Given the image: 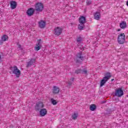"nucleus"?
I'll return each instance as SVG.
<instances>
[{
  "label": "nucleus",
  "instance_id": "1",
  "mask_svg": "<svg viewBox=\"0 0 128 128\" xmlns=\"http://www.w3.org/2000/svg\"><path fill=\"white\" fill-rule=\"evenodd\" d=\"M112 78V74L108 72L104 74V78L100 82V88L106 84V82Z\"/></svg>",
  "mask_w": 128,
  "mask_h": 128
},
{
  "label": "nucleus",
  "instance_id": "2",
  "mask_svg": "<svg viewBox=\"0 0 128 128\" xmlns=\"http://www.w3.org/2000/svg\"><path fill=\"white\" fill-rule=\"evenodd\" d=\"M79 22L80 24L78 26V28L80 30H82L84 28V24L86 22V17L82 16L79 18Z\"/></svg>",
  "mask_w": 128,
  "mask_h": 128
},
{
  "label": "nucleus",
  "instance_id": "3",
  "mask_svg": "<svg viewBox=\"0 0 128 128\" xmlns=\"http://www.w3.org/2000/svg\"><path fill=\"white\" fill-rule=\"evenodd\" d=\"M118 44H124L126 42V35L124 33H121L118 37Z\"/></svg>",
  "mask_w": 128,
  "mask_h": 128
},
{
  "label": "nucleus",
  "instance_id": "4",
  "mask_svg": "<svg viewBox=\"0 0 128 128\" xmlns=\"http://www.w3.org/2000/svg\"><path fill=\"white\" fill-rule=\"evenodd\" d=\"M34 8L36 12H42V10H44V4H42V3L38 2L34 5Z\"/></svg>",
  "mask_w": 128,
  "mask_h": 128
},
{
  "label": "nucleus",
  "instance_id": "5",
  "mask_svg": "<svg viewBox=\"0 0 128 128\" xmlns=\"http://www.w3.org/2000/svg\"><path fill=\"white\" fill-rule=\"evenodd\" d=\"M76 62L78 64H80V62H84V56L82 53L80 52L76 54Z\"/></svg>",
  "mask_w": 128,
  "mask_h": 128
},
{
  "label": "nucleus",
  "instance_id": "6",
  "mask_svg": "<svg viewBox=\"0 0 128 128\" xmlns=\"http://www.w3.org/2000/svg\"><path fill=\"white\" fill-rule=\"evenodd\" d=\"M44 107V103L41 102H38L36 104V105L34 106L35 110L36 112L40 111V110H41L42 108Z\"/></svg>",
  "mask_w": 128,
  "mask_h": 128
},
{
  "label": "nucleus",
  "instance_id": "7",
  "mask_svg": "<svg viewBox=\"0 0 128 128\" xmlns=\"http://www.w3.org/2000/svg\"><path fill=\"white\" fill-rule=\"evenodd\" d=\"M12 74H16V78H20V70L16 66H14L12 70Z\"/></svg>",
  "mask_w": 128,
  "mask_h": 128
},
{
  "label": "nucleus",
  "instance_id": "8",
  "mask_svg": "<svg viewBox=\"0 0 128 128\" xmlns=\"http://www.w3.org/2000/svg\"><path fill=\"white\" fill-rule=\"evenodd\" d=\"M62 32V28L60 27L55 28L54 29V34L56 36H60Z\"/></svg>",
  "mask_w": 128,
  "mask_h": 128
},
{
  "label": "nucleus",
  "instance_id": "9",
  "mask_svg": "<svg viewBox=\"0 0 128 128\" xmlns=\"http://www.w3.org/2000/svg\"><path fill=\"white\" fill-rule=\"evenodd\" d=\"M115 96H118V98H120V96H124V91L122 88H118L116 91Z\"/></svg>",
  "mask_w": 128,
  "mask_h": 128
},
{
  "label": "nucleus",
  "instance_id": "10",
  "mask_svg": "<svg viewBox=\"0 0 128 128\" xmlns=\"http://www.w3.org/2000/svg\"><path fill=\"white\" fill-rule=\"evenodd\" d=\"M42 40L40 39L38 40L37 44L36 45L34 50H40L42 48Z\"/></svg>",
  "mask_w": 128,
  "mask_h": 128
},
{
  "label": "nucleus",
  "instance_id": "11",
  "mask_svg": "<svg viewBox=\"0 0 128 128\" xmlns=\"http://www.w3.org/2000/svg\"><path fill=\"white\" fill-rule=\"evenodd\" d=\"M28 16H32L34 14V8H30L26 12Z\"/></svg>",
  "mask_w": 128,
  "mask_h": 128
},
{
  "label": "nucleus",
  "instance_id": "12",
  "mask_svg": "<svg viewBox=\"0 0 128 128\" xmlns=\"http://www.w3.org/2000/svg\"><path fill=\"white\" fill-rule=\"evenodd\" d=\"M38 24L39 28H46V21L44 20H41L38 22Z\"/></svg>",
  "mask_w": 128,
  "mask_h": 128
},
{
  "label": "nucleus",
  "instance_id": "13",
  "mask_svg": "<svg viewBox=\"0 0 128 128\" xmlns=\"http://www.w3.org/2000/svg\"><path fill=\"white\" fill-rule=\"evenodd\" d=\"M8 40V36L7 35H3L2 36V40H0V44H2L4 42H6Z\"/></svg>",
  "mask_w": 128,
  "mask_h": 128
},
{
  "label": "nucleus",
  "instance_id": "14",
  "mask_svg": "<svg viewBox=\"0 0 128 128\" xmlns=\"http://www.w3.org/2000/svg\"><path fill=\"white\" fill-rule=\"evenodd\" d=\"M36 62V59L32 58L29 62L27 63V65L26 66V68H30Z\"/></svg>",
  "mask_w": 128,
  "mask_h": 128
},
{
  "label": "nucleus",
  "instance_id": "15",
  "mask_svg": "<svg viewBox=\"0 0 128 128\" xmlns=\"http://www.w3.org/2000/svg\"><path fill=\"white\" fill-rule=\"evenodd\" d=\"M47 113L48 111H46V108H42L40 111V116H44Z\"/></svg>",
  "mask_w": 128,
  "mask_h": 128
},
{
  "label": "nucleus",
  "instance_id": "16",
  "mask_svg": "<svg viewBox=\"0 0 128 128\" xmlns=\"http://www.w3.org/2000/svg\"><path fill=\"white\" fill-rule=\"evenodd\" d=\"M10 8L12 10H14L18 6V4L14 0H12L10 2Z\"/></svg>",
  "mask_w": 128,
  "mask_h": 128
},
{
  "label": "nucleus",
  "instance_id": "17",
  "mask_svg": "<svg viewBox=\"0 0 128 128\" xmlns=\"http://www.w3.org/2000/svg\"><path fill=\"white\" fill-rule=\"evenodd\" d=\"M94 18L96 20H100V12H96V13H94Z\"/></svg>",
  "mask_w": 128,
  "mask_h": 128
},
{
  "label": "nucleus",
  "instance_id": "18",
  "mask_svg": "<svg viewBox=\"0 0 128 128\" xmlns=\"http://www.w3.org/2000/svg\"><path fill=\"white\" fill-rule=\"evenodd\" d=\"M52 92L54 94H58V92H60V88L56 86H53Z\"/></svg>",
  "mask_w": 128,
  "mask_h": 128
},
{
  "label": "nucleus",
  "instance_id": "19",
  "mask_svg": "<svg viewBox=\"0 0 128 128\" xmlns=\"http://www.w3.org/2000/svg\"><path fill=\"white\" fill-rule=\"evenodd\" d=\"M127 26L128 25L126 24V22L124 21L122 22H120V28H122L123 30H124Z\"/></svg>",
  "mask_w": 128,
  "mask_h": 128
},
{
  "label": "nucleus",
  "instance_id": "20",
  "mask_svg": "<svg viewBox=\"0 0 128 128\" xmlns=\"http://www.w3.org/2000/svg\"><path fill=\"white\" fill-rule=\"evenodd\" d=\"M90 108L92 112H94L95 110H96V106L94 104H92L90 106Z\"/></svg>",
  "mask_w": 128,
  "mask_h": 128
},
{
  "label": "nucleus",
  "instance_id": "21",
  "mask_svg": "<svg viewBox=\"0 0 128 128\" xmlns=\"http://www.w3.org/2000/svg\"><path fill=\"white\" fill-rule=\"evenodd\" d=\"M78 118V113L74 112L72 115V120H76Z\"/></svg>",
  "mask_w": 128,
  "mask_h": 128
},
{
  "label": "nucleus",
  "instance_id": "22",
  "mask_svg": "<svg viewBox=\"0 0 128 128\" xmlns=\"http://www.w3.org/2000/svg\"><path fill=\"white\" fill-rule=\"evenodd\" d=\"M50 102H52V104H54V106L58 104V102H56V100H55L54 98H52L50 100Z\"/></svg>",
  "mask_w": 128,
  "mask_h": 128
},
{
  "label": "nucleus",
  "instance_id": "23",
  "mask_svg": "<svg viewBox=\"0 0 128 128\" xmlns=\"http://www.w3.org/2000/svg\"><path fill=\"white\" fill-rule=\"evenodd\" d=\"M75 74H82V69H78L75 70Z\"/></svg>",
  "mask_w": 128,
  "mask_h": 128
},
{
  "label": "nucleus",
  "instance_id": "24",
  "mask_svg": "<svg viewBox=\"0 0 128 128\" xmlns=\"http://www.w3.org/2000/svg\"><path fill=\"white\" fill-rule=\"evenodd\" d=\"M81 74H88V70H82Z\"/></svg>",
  "mask_w": 128,
  "mask_h": 128
},
{
  "label": "nucleus",
  "instance_id": "25",
  "mask_svg": "<svg viewBox=\"0 0 128 128\" xmlns=\"http://www.w3.org/2000/svg\"><path fill=\"white\" fill-rule=\"evenodd\" d=\"M67 88H70V86H72V82H70V81H68L67 82Z\"/></svg>",
  "mask_w": 128,
  "mask_h": 128
},
{
  "label": "nucleus",
  "instance_id": "26",
  "mask_svg": "<svg viewBox=\"0 0 128 128\" xmlns=\"http://www.w3.org/2000/svg\"><path fill=\"white\" fill-rule=\"evenodd\" d=\"M77 42H82V37L80 36L76 38Z\"/></svg>",
  "mask_w": 128,
  "mask_h": 128
},
{
  "label": "nucleus",
  "instance_id": "27",
  "mask_svg": "<svg viewBox=\"0 0 128 128\" xmlns=\"http://www.w3.org/2000/svg\"><path fill=\"white\" fill-rule=\"evenodd\" d=\"M17 45L18 46V48L22 50L23 48H22V45L20 44H18V42L17 44Z\"/></svg>",
  "mask_w": 128,
  "mask_h": 128
},
{
  "label": "nucleus",
  "instance_id": "28",
  "mask_svg": "<svg viewBox=\"0 0 128 128\" xmlns=\"http://www.w3.org/2000/svg\"><path fill=\"white\" fill-rule=\"evenodd\" d=\"M86 4H87L90 5V4H92V2L90 1V0H88L86 1Z\"/></svg>",
  "mask_w": 128,
  "mask_h": 128
},
{
  "label": "nucleus",
  "instance_id": "29",
  "mask_svg": "<svg viewBox=\"0 0 128 128\" xmlns=\"http://www.w3.org/2000/svg\"><path fill=\"white\" fill-rule=\"evenodd\" d=\"M70 80H72V82H74V78H71Z\"/></svg>",
  "mask_w": 128,
  "mask_h": 128
},
{
  "label": "nucleus",
  "instance_id": "30",
  "mask_svg": "<svg viewBox=\"0 0 128 128\" xmlns=\"http://www.w3.org/2000/svg\"><path fill=\"white\" fill-rule=\"evenodd\" d=\"M104 102H104V101L102 102V104H104Z\"/></svg>",
  "mask_w": 128,
  "mask_h": 128
},
{
  "label": "nucleus",
  "instance_id": "31",
  "mask_svg": "<svg viewBox=\"0 0 128 128\" xmlns=\"http://www.w3.org/2000/svg\"><path fill=\"white\" fill-rule=\"evenodd\" d=\"M117 30L118 32H120V29H118Z\"/></svg>",
  "mask_w": 128,
  "mask_h": 128
},
{
  "label": "nucleus",
  "instance_id": "32",
  "mask_svg": "<svg viewBox=\"0 0 128 128\" xmlns=\"http://www.w3.org/2000/svg\"><path fill=\"white\" fill-rule=\"evenodd\" d=\"M0 60H2V56H0Z\"/></svg>",
  "mask_w": 128,
  "mask_h": 128
},
{
  "label": "nucleus",
  "instance_id": "33",
  "mask_svg": "<svg viewBox=\"0 0 128 128\" xmlns=\"http://www.w3.org/2000/svg\"><path fill=\"white\" fill-rule=\"evenodd\" d=\"M12 67H11V68H10V70H12Z\"/></svg>",
  "mask_w": 128,
  "mask_h": 128
},
{
  "label": "nucleus",
  "instance_id": "34",
  "mask_svg": "<svg viewBox=\"0 0 128 128\" xmlns=\"http://www.w3.org/2000/svg\"><path fill=\"white\" fill-rule=\"evenodd\" d=\"M10 127H11V128H12V125H11V126H10Z\"/></svg>",
  "mask_w": 128,
  "mask_h": 128
},
{
  "label": "nucleus",
  "instance_id": "35",
  "mask_svg": "<svg viewBox=\"0 0 128 128\" xmlns=\"http://www.w3.org/2000/svg\"><path fill=\"white\" fill-rule=\"evenodd\" d=\"M112 82V79L111 80Z\"/></svg>",
  "mask_w": 128,
  "mask_h": 128
},
{
  "label": "nucleus",
  "instance_id": "36",
  "mask_svg": "<svg viewBox=\"0 0 128 128\" xmlns=\"http://www.w3.org/2000/svg\"><path fill=\"white\" fill-rule=\"evenodd\" d=\"M112 80H114V79H112Z\"/></svg>",
  "mask_w": 128,
  "mask_h": 128
}]
</instances>
